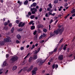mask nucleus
I'll use <instances>...</instances> for the list:
<instances>
[{"instance_id": "f257e3e1", "label": "nucleus", "mask_w": 75, "mask_h": 75, "mask_svg": "<svg viewBox=\"0 0 75 75\" xmlns=\"http://www.w3.org/2000/svg\"><path fill=\"white\" fill-rule=\"evenodd\" d=\"M45 61H46V60H42V59H37V62H40L39 63V65H42V64L43 63H44V62H45Z\"/></svg>"}, {"instance_id": "f03ea898", "label": "nucleus", "mask_w": 75, "mask_h": 75, "mask_svg": "<svg viewBox=\"0 0 75 75\" xmlns=\"http://www.w3.org/2000/svg\"><path fill=\"white\" fill-rule=\"evenodd\" d=\"M18 59V57H17V56H14L11 58L10 61H12V62H13L16 61H17Z\"/></svg>"}, {"instance_id": "7ed1b4c3", "label": "nucleus", "mask_w": 75, "mask_h": 75, "mask_svg": "<svg viewBox=\"0 0 75 75\" xmlns=\"http://www.w3.org/2000/svg\"><path fill=\"white\" fill-rule=\"evenodd\" d=\"M4 42H10V41H11V38L10 37H8L4 39Z\"/></svg>"}, {"instance_id": "20e7f679", "label": "nucleus", "mask_w": 75, "mask_h": 75, "mask_svg": "<svg viewBox=\"0 0 75 75\" xmlns=\"http://www.w3.org/2000/svg\"><path fill=\"white\" fill-rule=\"evenodd\" d=\"M59 34V32L58 30H55L54 31V33L52 34V33H50V35H52V36L53 35H57V34Z\"/></svg>"}, {"instance_id": "39448f33", "label": "nucleus", "mask_w": 75, "mask_h": 75, "mask_svg": "<svg viewBox=\"0 0 75 75\" xmlns=\"http://www.w3.org/2000/svg\"><path fill=\"white\" fill-rule=\"evenodd\" d=\"M31 11H32V14H34L35 13V12L37 11V9L36 8H33L31 9Z\"/></svg>"}, {"instance_id": "423d86ee", "label": "nucleus", "mask_w": 75, "mask_h": 75, "mask_svg": "<svg viewBox=\"0 0 75 75\" xmlns=\"http://www.w3.org/2000/svg\"><path fill=\"white\" fill-rule=\"evenodd\" d=\"M24 25H25V23H23L22 24V22H21L19 23L18 26L19 27H23Z\"/></svg>"}, {"instance_id": "0eeeda50", "label": "nucleus", "mask_w": 75, "mask_h": 75, "mask_svg": "<svg viewBox=\"0 0 75 75\" xmlns=\"http://www.w3.org/2000/svg\"><path fill=\"white\" fill-rule=\"evenodd\" d=\"M40 48H39L37 50H35L34 51L33 54H38V52L40 51Z\"/></svg>"}, {"instance_id": "6e6552de", "label": "nucleus", "mask_w": 75, "mask_h": 75, "mask_svg": "<svg viewBox=\"0 0 75 75\" xmlns=\"http://www.w3.org/2000/svg\"><path fill=\"white\" fill-rule=\"evenodd\" d=\"M55 67V69L58 68V64H56L55 65V64H54L52 66V68L53 69H54Z\"/></svg>"}, {"instance_id": "1a4fd4ad", "label": "nucleus", "mask_w": 75, "mask_h": 75, "mask_svg": "<svg viewBox=\"0 0 75 75\" xmlns=\"http://www.w3.org/2000/svg\"><path fill=\"white\" fill-rule=\"evenodd\" d=\"M59 59V60H62L63 59V55H61L59 56L58 57Z\"/></svg>"}, {"instance_id": "9d476101", "label": "nucleus", "mask_w": 75, "mask_h": 75, "mask_svg": "<svg viewBox=\"0 0 75 75\" xmlns=\"http://www.w3.org/2000/svg\"><path fill=\"white\" fill-rule=\"evenodd\" d=\"M64 28H62L59 31L60 34L61 35L62 34V32L64 31Z\"/></svg>"}, {"instance_id": "9b49d317", "label": "nucleus", "mask_w": 75, "mask_h": 75, "mask_svg": "<svg viewBox=\"0 0 75 75\" xmlns=\"http://www.w3.org/2000/svg\"><path fill=\"white\" fill-rule=\"evenodd\" d=\"M17 68V67L16 66H15L12 68V70L13 71H15Z\"/></svg>"}, {"instance_id": "f8f14e48", "label": "nucleus", "mask_w": 75, "mask_h": 75, "mask_svg": "<svg viewBox=\"0 0 75 75\" xmlns=\"http://www.w3.org/2000/svg\"><path fill=\"white\" fill-rule=\"evenodd\" d=\"M17 38L18 40H20V39H21V37L20 35H17Z\"/></svg>"}, {"instance_id": "ddd939ff", "label": "nucleus", "mask_w": 75, "mask_h": 75, "mask_svg": "<svg viewBox=\"0 0 75 75\" xmlns=\"http://www.w3.org/2000/svg\"><path fill=\"white\" fill-rule=\"evenodd\" d=\"M38 28H43L44 27V26L42 25H39L38 26Z\"/></svg>"}, {"instance_id": "4468645a", "label": "nucleus", "mask_w": 75, "mask_h": 75, "mask_svg": "<svg viewBox=\"0 0 75 75\" xmlns=\"http://www.w3.org/2000/svg\"><path fill=\"white\" fill-rule=\"evenodd\" d=\"M33 66H30V67L29 69V71H31V70L33 69Z\"/></svg>"}, {"instance_id": "2eb2a0df", "label": "nucleus", "mask_w": 75, "mask_h": 75, "mask_svg": "<svg viewBox=\"0 0 75 75\" xmlns=\"http://www.w3.org/2000/svg\"><path fill=\"white\" fill-rule=\"evenodd\" d=\"M37 58L38 57L37 56V54H36L34 56L33 59H37Z\"/></svg>"}, {"instance_id": "dca6fc26", "label": "nucleus", "mask_w": 75, "mask_h": 75, "mask_svg": "<svg viewBox=\"0 0 75 75\" xmlns=\"http://www.w3.org/2000/svg\"><path fill=\"white\" fill-rule=\"evenodd\" d=\"M3 65L4 66H8V64L5 61V62H4L3 64Z\"/></svg>"}, {"instance_id": "f3484780", "label": "nucleus", "mask_w": 75, "mask_h": 75, "mask_svg": "<svg viewBox=\"0 0 75 75\" xmlns=\"http://www.w3.org/2000/svg\"><path fill=\"white\" fill-rule=\"evenodd\" d=\"M32 75H35V74H36V71L33 70L32 71Z\"/></svg>"}, {"instance_id": "a211bd4d", "label": "nucleus", "mask_w": 75, "mask_h": 75, "mask_svg": "<svg viewBox=\"0 0 75 75\" xmlns=\"http://www.w3.org/2000/svg\"><path fill=\"white\" fill-rule=\"evenodd\" d=\"M5 44V42L4 41H2V42L1 43H0V45H4Z\"/></svg>"}, {"instance_id": "6ab92c4d", "label": "nucleus", "mask_w": 75, "mask_h": 75, "mask_svg": "<svg viewBox=\"0 0 75 75\" xmlns=\"http://www.w3.org/2000/svg\"><path fill=\"white\" fill-rule=\"evenodd\" d=\"M28 0H26L24 2V4L26 5V4H28Z\"/></svg>"}, {"instance_id": "aec40b11", "label": "nucleus", "mask_w": 75, "mask_h": 75, "mask_svg": "<svg viewBox=\"0 0 75 75\" xmlns=\"http://www.w3.org/2000/svg\"><path fill=\"white\" fill-rule=\"evenodd\" d=\"M35 18V16H34V15H31L30 16V18H31V19H33V18Z\"/></svg>"}, {"instance_id": "412c9836", "label": "nucleus", "mask_w": 75, "mask_h": 75, "mask_svg": "<svg viewBox=\"0 0 75 75\" xmlns=\"http://www.w3.org/2000/svg\"><path fill=\"white\" fill-rule=\"evenodd\" d=\"M67 45H65L63 47V50H65L66 49V48L67 47Z\"/></svg>"}, {"instance_id": "4be33fe9", "label": "nucleus", "mask_w": 75, "mask_h": 75, "mask_svg": "<svg viewBox=\"0 0 75 75\" xmlns=\"http://www.w3.org/2000/svg\"><path fill=\"white\" fill-rule=\"evenodd\" d=\"M35 29V26L34 25H33L31 27V30H34Z\"/></svg>"}, {"instance_id": "5701e85b", "label": "nucleus", "mask_w": 75, "mask_h": 75, "mask_svg": "<svg viewBox=\"0 0 75 75\" xmlns=\"http://www.w3.org/2000/svg\"><path fill=\"white\" fill-rule=\"evenodd\" d=\"M3 70V69L2 68L0 69V74H1L3 73L2 71Z\"/></svg>"}, {"instance_id": "b1692460", "label": "nucleus", "mask_w": 75, "mask_h": 75, "mask_svg": "<svg viewBox=\"0 0 75 75\" xmlns=\"http://www.w3.org/2000/svg\"><path fill=\"white\" fill-rule=\"evenodd\" d=\"M75 9H73V10L71 11V13H75Z\"/></svg>"}, {"instance_id": "393cba45", "label": "nucleus", "mask_w": 75, "mask_h": 75, "mask_svg": "<svg viewBox=\"0 0 75 75\" xmlns=\"http://www.w3.org/2000/svg\"><path fill=\"white\" fill-rule=\"evenodd\" d=\"M32 59H33V57H30L29 59V62H31L32 61Z\"/></svg>"}, {"instance_id": "a878e982", "label": "nucleus", "mask_w": 75, "mask_h": 75, "mask_svg": "<svg viewBox=\"0 0 75 75\" xmlns=\"http://www.w3.org/2000/svg\"><path fill=\"white\" fill-rule=\"evenodd\" d=\"M33 7H35L36 6H37V4H36V3H34L33 4Z\"/></svg>"}, {"instance_id": "bb28decb", "label": "nucleus", "mask_w": 75, "mask_h": 75, "mask_svg": "<svg viewBox=\"0 0 75 75\" xmlns=\"http://www.w3.org/2000/svg\"><path fill=\"white\" fill-rule=\"evenodd\" d=\"M58 3V0H55L54 1V3L56 4V3Z\"/></svg>"}, {"instance_id": "cd10ccee", "label": "nucleus", "mask_w": 75, "mask_h": 75, "mask_svg": "<svg viewBox=\"0 0 75 75\" xmlns=\"http://www.w3.org/2000/svg\"><path fill=\"white\" fill-rule=\"evenodd\" d=\"M28 68L27 67H26L23 68V71H26V69H27Z\"/></svg>"}, {"instance_id": "c85d7f7f", "label": "nucleus", "mask_w": 75, "mask_h": 75, "mask_svg": "<svg viewBox=\"0 0 75 75\" xmlns=\"http://www.w3.org/2000/svg\"><path fill=\"white\" fill-rule=\"evenodd\" d=\"M49 7L50 8H51L52 7V6L51 5V4L50 3L49 4Z\"/></svg>"}, {"instance_id": "c756f323", "label": "nucleus", "mask_w": 75, "mask_h": 75, "mask_svg": "<svg viewBox=\"0 0 75 75\" xmlns=\"http://www.w3.org/2000/svg\"><path fill=\"white\" fill-rule=\"evenodd\" d=\"M58 49V47H57L54 50V52H56L57 50Z\"/></svg>"}, {"instance_id": "7c9ffc66", "label": "nucleus", "mask_w": 75, "mask_h": 75, "mask_svg": "<svg viewBox=\"0 0 75 75\" xmlns=\"http://www.w3.org/2000/svg\"><path fill=\"white\" fill-rule=\"evenodd\" d=\"M14 28H12L11 29V33H13V32L14 31Z\"/></svg>"}, {"instance_id": "2f4dec72", "label": "nucleus", "mask_w": 75, "mask_h": 75, "mask_svg": "<svg viewBox=\"0 0 75 75\" xmlns=\"http://www.w3.org/2000/svg\"><path fill=\"white\" fill-rule=\"evenodd\" d=\"M42 35H41L39 38V40H41V39H42Z\"/></svg>"}, {"instance_id": "473e14b6", "label": "nucleus", "mask_w": 75, "mask_h": 75, "mask_svg": "<svg viewBox=\"0 0 75 75\" xmlns=\"http://www.w3.org/2000/svg\"><path fill=\"white\" fill-rule=\"evenodd\" d=\"M18 31H23V29L20 28L19 29H18Z\"/></svg>"}, {"instance_id": "72a5a7b5", "label": "nucleus", "mask_w": 75, "mask_h": 75, "mask_svg": "<svg viewBox=\"0 0 75 75\" xmlns=\"http://www.w3.org/2000/svg\"><path fill=\"white\" fill-rule=\"evenodd\" d=\"M33 71H37V68H35L33 69Z\"/></svg>"}, {"instance_id": "f704fd0d", "label": "nucleus", "mask_w": 75, "mask_h": 75, "mask_svg": "<svg viewBox=\"0 0 75 75\" xmlns=\"http://www.w3.org/2000/svg\"><path fill=\"white\" fill-rule=\"evenodd\" d=\"M43 31H44V32L46 33L47 31V30L46 29H43Z\"/></svg>"}, {"instance_id": "c9c22d12", "label": "nucleus", "mask_w": 75, "mask_h": 75, "mask_svg": "<svg viewBox=\"0 0 75 75\" xmlns=\"http://www.w3.org/2000/svg\"><path fill=\"white\" fill-rule=\"evenodd\" d=\"M33 23H34V21H32L30 22L29 24H33Z\"/></svg>"}, {"instance_id": "e433bc0d", "label": "nucleus", "mask_w": 75, "mask_h": 75, "mask_svg": "<svg viewBox=\"0 0 75 75\" xmlns=\"http://www.w3.org/2000/svg\"><path fill=\"white\" fill-rule=\"evenodd\" d=\"M4 29L5 30H8V27H7V26H5L4 27Z\"/></svg>"}, {"instance_id": "4c0bfd02", "label": "nucleus", "mask_w": 75, "mask_h": 75, "mask_svg": "<svg viewBox=\"0 0 75 75\" xmlns=\"http://www.w3.org/2000/svg\"><path fill=\"white\" fill-rule=\"evenodd\" d=\"M8 25V23L7 22H5L4 23V25Z\"/></svg>"}, {"instance_id": "58836bf2", "label": "nucleus", "mask_w": 75, "mask_h": 75, "mask_svg": "<svg viewBox=\"0 0 75 75\" xmlns=\"http://www.w3.org/2000/svg\"><path fill=\"white\" fill-rule=\"evenodd\" d=\"M35 48V45H33L32 46V47L31 48V50L33 49V48Z\"/></svg>"}, {"instance_id": "ea45409f", "label": "nucleus", "mask_w": 75, "mask_h": 75, "mask_svg": "<svg viewBox=\"0 0 75 75\" xmlns=\"http://www.w3.org/2000/svg\"><path fill=\"white\" fill-rule=\"evenodd\" d=\"M47 11H50L51 10V8H47Z\"/></svg>"}, {"instance_id": "a19ab883", "label": "nucleus", "mask_w": 75, "mask_h": 75, "mask_svg": "<svg viewBox=\"0 0 75 75\" xmlns=\"http://www.w3.org/2000/svg\"><path fill=\"white\" fill-rule=\"evenodd\" d=\"M9 54H6V58H8V57H9Z\"/></svg>"}, {"instance_id": "79ce46f5", "label": "nucleus", "mask_w": 75, "mask_h": 75, "mask_svg": "<svg viewBox=\"0 0 75 75\" xmlns=\"http://www.w3.org/2000/svg\"><path fill=\"white\" fill-rule=\"evenodd\" d=\"M16 23L17 24H18L19 23V21L17 20L16 21Z\"/></svg>"}, {"instance_id": "37998d69", "label": "nucleus", "mask_w": 75, "mask_h": 75, "mask_svg": "<svg viewBox=\"0 0 75 75\" xmlns=\"http://www.w3.org/2000/svg\"><path fill=\"white\" fill-rule=\"evenodd\" d=\"M48 14H49V15H51V14H52V12H51V11H50L48 12Z\"/></svg>"}, {"instance_id": "c03bdc74", "label": "nucleus", "mask_w": 75, "mask_h": 75, "mask_svg": "<svg viewBox=\"0 0 75 75\" xmlns=\"http://www.w3.org/2000/svg\"><path fill=\"white\" fill-rule=\"evenodd\" d=\"M28 54L24 58V59H25L26 58H27V57H28Z\"/></svg>"}, {"instance_id": "a18cd8bd", "label": "nucleus", "mask_w": 75, "mask_h": 75, "mask_svg": "<svg viewBox=\"0 0 75 75\" xmlns=\"http://www.w3.org/2000/svg\"><path fill=\"white\" fill-rule=\"evenodd\" d=\"M32 13H31V12H28V15L29 16H30L31 15Z\"/></svg>"}, {"instance_id": "49530a36", "label": "nucleus", "mask_w": 75, "mask_h": 75, "mask_svg": "<svg viewBox=\"0 0 75 75\" xmlns=\"http://www.w3.org/2000/svg\"><path fill=\"white\" fill-rule=\"evenodd\" d=\"M37 33V31L35 30L33 33V34L34 35H35L36 34V33Z\"/></svg>"}, {"instance_id": "de8ad7c7", "label": "nucleus", "mask_w": 75, "mask_h": 75, "mask_svg": "<svg viewBox=\"0 0 75 75\" xmlns=\"http://www.w3.org/2000/svg\"><path fill=\"white\" fill-rule=\"evenodd\" d=\"M42 8H41L39 9V11L40 12H41V11H42Z\"/></svg>"}, {"instance_id": "09e8293b", "label": "nucleus", "mask_w": 75, "mask_h": 75, "mask_svg": "<svg viewBox=\"0 0 75 75\" xmlns=\"http://www.w3.org/2000/svg\"><path fill=\"white\" fill-rule=\"evenodd\" d=\"M63 41V39H62L59 41V43H61L62 42V41Z\"/></svg>"}, {"instance_id": "8fccbe9b", "label": "nucleus", "mask_w": 75, "mask_h": 75, "mask_svg": "<svg viewBox=\"0 0 75 75\" xmlns=\"http://www.w3.org/2000/svg\"><path fill=\"white\" fill-rule=\"evenodd\" d=\"M44 42V40H42L40 42V43H43Z\"/></svg>"}, {"instance_id": "3c124183", "label": "nucleus", "mask_w": 75, "mask_h": 75, "mask_svg": "<svg viewBox=\"0 0 75 75\" xmlns=\"http://www.w3.org/2000/svg\"><path fill=\"white\" fill-rule=\"evenodd\" d=\"M25 61H24L22 63V65H24L25 64Z\"/></svg>"}, {"instance_id": "603ef678", "label": "nucleus", "mask_w": 75, "mask_h": 75, "mask_svg": "<svg viewBox=\"0 0 75 75\" xmlns=\"http://www.w3.org/2000/svg\"><path fill=\"white\" fill-rule=\"evenodd\" d=\"M52 22H53V20L52 19H51L50 20V24H51V23Z\"/></svg>"}, {"instance_id": "864d4df0", "label": "nucleus", "mask_w": 75, "mask_h": 75, "mask_svg": "<svg viewBox=\"0 0 75 75\" xmlns=\"http://www.w3.org/2000/svg\"><path fill=\"white\" fill-rule=\"evenodd\" d=\"M67 6H68V4L67 3H66L64 5V6H65V7H67Z\"/></svg>"}, {"instance_id": "5fc2aeb1", "label": "nucleus", "mask_w": 75, "mask_h": 75, "mask_svg": "<svg viewBox=\"0 0 75 75\" xmlns=\"http://www.w3.org/2000/svg\"><path fill=\"white\" fill-rule=\"evenodd\" d=\"M16 43H20V41H19L18 40H16Z\"/></svg>"}, {"instance_id": "6e6d98bb", "label": "nucleus", "mask_w": 75, "mask_h": 75, "mask_svg": "<svg viewBox=\"0 0 75 75\" xmlns=\"http://www.w3.org/2000/svg\"><path fill=\"white\" fill-rule=\"evenodd\" d=\"M24 50V47H21V50Z\"/></svg>"}, {"instance_id": "4d7b16f0", "label": "nucleus", "mask_w": 75, "mask_h": 75, "mask_svg": "<svg viewBox=\"0 0 75 75\" xmlns=\"http://www.w3.org/2000/svg\"><path fill=\"white\" fill-rule=\"evenodd\" d=\"M9 26L10 27H11V26H12V23H10L9 25Z\"/></svg>"}, {"instance_id": "13d9d810", "label": "nucleus", "mask_w": 75, "mask_h": 75, "mask_svg": "<svg viewBox=\"0 0 75 75\" xmlns=\"http://www.w3.org/2000/svg\"><path fill=\"white\" fill-rule=\"evenodd\" d=\"M56 14V13H53V14L52 13V15L53 16H55Z\"/></svg>"}, {"instance_id": "bf43d9fd", "label": "nucleus", "mask_w": 75, "mask_h": 75, "mask_svg": "<svg viewBox=\"0 0 75 75\" xmlns=\"http://www.w3.org/2000/svg\"><path fill=\"white\" fill-rule=\"evenodd\" d=\"M52 53H53V52H51L50 53H49V54H50L49 55H51V54H52Z\"/></svg>"}, {"instance_id": "052dcab7", "label": "nucleus", "mask_w": 75, "mask_h": 75, "mask_svg": "<svg viewBox=\"0 0 75 75\" xmlns=\"http://www.w3.org/2000/svg\"><path fill=\"white\" fill-rule=\"evenodd\" d=\"M71 16H72V17H75V13H74L73 15H72Z\"/></svg>"}, {"instance_id": "680f3d73", "label": "nucleus", "mask_w": 75, "mask_h": 75, "mask_svg": "<svg viewBox=\"0 0 75 75\" xmlns=\"http://www.w3.org/2000/svg\"><path fill=\"white\" fill-rule=\"evenodd\" d=\"M23 71V69H21L19 71V73H20V72H21V71Z\"/></svg>"}, {"instance_id": "e2e57ef3", "label": "nucleus", "mask_w": 75, "mask_h": 75, "mask_svg": "<svg viewBox=\"0 0 75 75\" xmlns=\"http://www.w3.org/2000/svg\"><path fill=\"white\" fill-rule=\"evenodd\" d=\"M62 47H63V45H62L61 46V47H60V49H62Z\"/></svg>"}, {"instance_id": "0e129e2a", "label": "nucleus", "mask_w": 75, "mask_h": 75, "mask_svg": "<svg viewBox=\"0 0 75 75\" xmlns=\"http://www.w3.org/2000/svg\"><path fill=\"white\" fill-rule=\"evenodd\" d=\"M52 59H51L50 60V62H52Z\"/></svg>"}, {"instance_id": "69168bd1", "label": "nucleus", "mask_w": 75, "mask_h": 75, "mask_svg": "<svg viewBox=\"0 0 75 75\" xmlns=\"http://www.w3.org/2000/svg\"><path fill=\"white\" fill-rule=\"evenodd\" d=\"M8 70H7L6 72H5V74H7V72H8Z\"/></svg>"}, {"instance_id": "338daca9", "label": "nucleus", "mask_w": 75, "mask_h": 75, "mask_svg": "<svg viewBox=\"0 0 75 75\" xmlns=\"http://www.w3.org/2000/svg\"><path fill=\"white\" fill-rule=\"evenodd\" d=\"M45 35H46L45 34V33L43 34V37H45Z\"/></svg>"}, {"instance_id": "774afa93", "label": "nucleus", "mask_w": 75, "mask_h": 75, "mask_svg": "<svg viewBox=\"0 0 75 75\" xmlns=\"http://www.w3.org/2000/svg\"><path fill=\"white\" fill-rule=\"evenodd\" d=\"M45 16L46 17H48V14L47 13H46V15H45Z\"/></svg>"}]
</instances>
